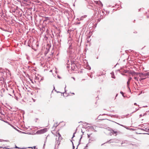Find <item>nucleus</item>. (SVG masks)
<instances>
[{
	"instance_id": "1a4fd4ad",
	"label": "nucleus",
	"mask_w": 149,
	"mask_h": 149,
	"mask_svg": "<svg viewBox=\"0 0 149 149\" xmlns=\"http://www.w3.org/2000/svg\"><path fill=\"white\" fill-rule=\"evenodd\" d=\"M20 132V133H24V134H31V133H26V132H22L21 131H19Z\"/></svg>"
},
{
	"instance_id": "6e6552de",
	"label": "nucleus",
	"mask_w": 149,
	"mask_h": 149,
	"mask_svg": "<svg viewBox=\"0 0 149 149\" xmlns=\"http://www.w3.org/2000/svg\"><path fill=\"white\" fill-rule=\"evenodd\" d=\"M6 141V142H8V140H3L0 139V141L2 142V141Z\"/></svg>"
},
{
	"instance_id": "f257e3e1",
	"label": "nucleus",
	"mask_w": 149,
	"mask_h": 149,
	"mask_svg": "<svg viewBox=\"0 0 149 149\" xmlns=\"http://www.w3.org/2000/svg\"><path fill=\"white\" fill-rule=\"evenodd\" d=\"M96 127L95 125L89 124H87L85 127H84L83 125H80L77 128L76 130H79L80 129L81 130H84V129L88 130H95L96 129Z\"/></svg>"
},
{
	"instance_id": "20e7f679",
	"label": "nucleus",
	"mask_w": 149,
	"mask_h": 149,
	"mask_svg": "<svg viewBox=\"0 0 149 149\" xmlns=\"http://www.w3.org/2000/svg\"><path fill=\"white\" fill-rule=\"evenodd\" d=\"M130 74H132V76H137L138 75L139 73H136L134 71L131 72H130Z\"/></svg>"
},
{
	"instance_id": "f03ea898",
	"label": "nucleus",
	"mask_w": 149,
	"mask_h": 149,
	"mask_svg": "<svg viewBox=\"0 0 149 149\" xmlns=\"http://www.w3.org/2000/svg\"><path fill=\"white\" fill-rule=\"evenodd\" d=\"M53 134L54 135V136L57 137H58V139L61 140L62 139V137L59 132L58 131H53L52 132Z\"/></svg>"
},
{
	"instance_id": "aec40b11",
	"label": "nucleus",
	"mask_w": 149,
	"mask_h": 149,
	"mask_svg": "<svg viewBox=\"0 0 149 149\" xmlns=\"http://www.w3.org/2000/svg\"><path fill=\"white\" fill-rule=\"evenodd\" d=\"M140 116L141 117V116H142V115H140Z\"/></svg>"
},
{
	"instance_id": "7ed1b4c3",
	"label": "nucleus",
	"mask_w": 149,
	"mask_h": 149,
	"mask_svg": "<svg viewBox=\"0 0 149 149\" xmlns=\"http://www.w3.org/2000/svg\"><path fill=\"white\" fill-rule=\"evenodd\" d=\"M139 77L141 78V79H140L139 80L141 81V80H144L146 79V77L147 76V74H143V73H139Z\"/></svg>"
},
{
	"instance_id": "f8f14e48",
	"label": "nucleus",
	"mask_w": 149,
	"mask_h": 149,
	"mask_svg": "<svg viewBox=\"0 0 149 149\" xmlns=\"http://www.w3.org/2000/svg\"><path fill=\"white\" fill-rule=\"evenodd\" d=\"M99 1H95V2L96 3V4H99Z\"/></svg>"
},
{
	"instance_id": "423d86ee",
	"label": "nucleus",
	"mask_w": 149,
	"mask_h": 149,
	"mask_svg": "<svg viewBox=\"0 0 149 149\" xmlns=\"http://www.w3.org/2000/svg\"><path fill=\"white\" fill-rule=\"evenodd\" d=\"M117 132L115 131H111V132L110 133V134L111 135L112 134H116Z\"/></svg>"
},
{
	"instance_id": "412c9836",
	"label": "nucleus",
	"mask_w": 149,
	"mask_h": 149,
	"mask_svg": "<svg viewBox=\"0 0 149 149\" xmlns=\"http://www.w3.org/2000/svg\"><path fill=\"white\" fill-rule=\"evenodd\" d=\"M136 133H137V134H141V133H137V132Z\"/></svg>"
},
{
	"instance_id": "a211bd4d",
	"label": "nucleus",
	"mask_w": 149,
	"mask_h": 149,
	"mask_svg": "<svg viewBox=\"0 0 149 149\" xmlns=\"http://www.w3.org/2000/svg\"><path fill=\"white\" fill-rule=\"evenodd\" d=\"M40 131H37V132H36V133H37H37H38V132H40Z\"/></svg>"
},
{
	"instance_id": "dca6fc26",
	"label": "nucleus",
	"mask_w": 149,
	"mask_h": 149,
	"mask_svg": "<svg viewBox=\"0 0 149 149\" xmlns=\"http://www.w3.org/2000/svg\"><path fill=\"white\" fill-rule=\"evenodd\" d=\"M70 93L71 94H73V95H74V93Z\"/></svg>"
},
{
	"instance_id": "ddd939ff",
	"label": "nucleus",
	"mask_w": 149,
	"mask_h": 149,
	"mask_svg": "<svg viewBox=\"0 0 149 149\" xmlns=\"http://www.w3.org/2000/svg\"><path fill=\"white\" fill-rule=\"evenodd\" d=\"M131 79H132L131 77H129V80H128L129 81H130L131 80Z\"/></svg>"
},
{
	"instance_id": "b1692460",
	"label": "nucleus",
	"mask_w": 149,
	"mask_h": 149,
	"mask_svg": "<svg viewBox=\"0 0 149 149\" xmlns=\"http://www.w3.org/2000/svg\"><path fill=\"white\" fill-rule=\"evenodd\" d=\"M42 133H44V132H43Z\"/></svg>"
},
{
	"instance_id": "4be33fe9",
	"label": "nucleus",
	"mask_w": 149,
	"mask_h": 149,
	"mask_svg": "<svg viewBox=\"0 0 149 149\" xmlns=\"http://www.w3.org/2000/svg\"><path fill=\"white\" fill-rule=\"evenodd\" d=\"M4 148H7L6 147H4Z\"/></svg>"
},
{
	"instance_id": "0eeeda50",
	"label": "nucleus",
	"mask_w": 149,
	"mask_h": 149,
	"mask_svg": "<svg viewBox=\"0 0 149 149\" xmlns=\"http://www.w3.org/2000/svg\"><path fill=\"white\" fill-rule=\"evenodd\" d=\"M99 5L100 6H102L103 4L101 2L99 1Z\"/></svg>"
},
{
	"instance_id": "9d476101",
	"label": "nucleus",
	"mask_w": 149,
	"mask_h": 149,
	"mask_svg": "<svg viewBox=\"0 0 149 149\" xmlns=\"http://www.w3.org/2000/svg\"><path fill=\"white\" fill-rule=\"evenodd\" d=\"M15 148H20V149H24V148H19L17 146H15Z\"/></svg>"
},
{
	"instance_id": "2eb2a0df",
	"label": "nucleus",
	"mask_w": 149,
	"mask_h": 149,
	"mask_svg": "<svg viewBox=\"0 0 149 149\" xmlns=\"http://www.w3.org/2000/svg\"><path fill=\"white\" fill-rule=\"evenodd\" d=\"M130 83V81H128L127 82V85H128Z\"/></svg>"
},
{
	"instance_id": "5701e85b",
	"label": "nucleus",
	"mask_w": 149,
	"mask_h": 149,
	"mask_svg": "<svg viewBox=\"0 0 149 149\" xmlns=\"http://www.w3.org/2000/svg\"><path fill=\"white\" fill-rule=\"evenodd\" d=\"M73 79H74V80L75 79L73 77Z\"/></svg>"
},
{
	"instance_id": "6ab92c4d",
	"label": "nucleus",
	"mask_w": 149,
	"mask_h": 149,
	"mask_svg": "<svg viewBox=\"0 0 149 149\" xmlns=\"http://www.w3.org/2000/svg\"><path fill=\"white\" fill-rule=\"evenodd\" d=\"M75 132L74 134H73V137L74 136V134H75Z\"/></svg>"
},
{
	"instance_id": "9b49d317",
	"label": "nucleus",
	"mask_w": 149,
	"mask_h": 149,
	"mask_svg": "<svg viewBox=\"0 0 149 149\" xmlns=\"http://www.w3.org/2000/svg\"><path fill=\"white\" fill-rule=\"evenodd\" d=\"M134 78L136 80H137V81H138V77H134Z\"/></svg>"
},
{
	"instance_id": "39448f33",
	"label": "nucleus",
	"mask_w": 149,
	"mask_h": 149,
	"mask_svg": "<svg viewBox=\"0 0 149 149\" xmlns=\"http://www.w3.org/2000/svg\"><path fill=\"white\" fill-rule=\"evenodd\" d=\"M58 125L57 123H55L54 125L53 126V129H55V128H56Z\"/></svg>"
},
{
	"instance_id": "f3484780",
	"label": "nucleus",
	"mask_w": 149,
	"mask_h": 149,
	"mask_svg": "<svg viewBox=\"0 0 149 149\" xmlns=\"http://www.w3.org/2000/svg\"><path fill=\"white\" fill-rule=\"evenodd\" d=\"M134 105H137L136 103H134Z\"/></svg>"
},
{
	"instance_id": "4468645a",
	"label": "nucleus",
	"mask_w": 149,
	"mask_h": 149,
	"mask_svg": "<svg viewBox=\"0 0 149 149\" xmlns=\"http://www.w3.org/2000/svg\"><path fill=\"white\" fill-rule=\"evenodd\" d=\"M47 130V129L46 128H44L42 130H43V131H44V130Z\"/></svg>"
}]
</instances>
